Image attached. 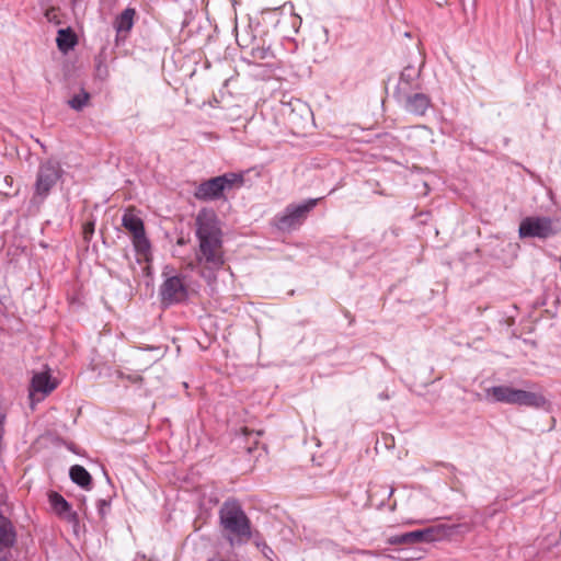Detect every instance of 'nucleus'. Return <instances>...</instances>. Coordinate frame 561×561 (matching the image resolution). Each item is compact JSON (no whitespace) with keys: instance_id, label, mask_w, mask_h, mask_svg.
Listing matches in <instances>:
<instances>
[{"instance_id":"22","label":"nucleus","mask_w":561,"mask_h":561,"mask_svg":"<svg viewBox=\"0 0 561 561\" xmlns=\"http://www.w3.org/2000/svg\"><path fill=\"white\" fill-rule=\"evenodd\" d=\"M61 518L65 519L66 522H68L73 527V530L77 531V528L79 527V517L76 512H73V511H71V508H69L61 516Z\"/></svg>"},{"instance_id":"10","label":"nucleus","mask_w":561,"mask_h":561,"mask_svg":"<svg viewBox=\"0 0 561 561\" xmlns=\"http://www.w3.org/2000/svg\"><path fill=\"white\" fill-rule=\"evenodd\" d=\"M513 404L543 410H549L550 408L549 400L541 392L523 389L516 390Z\"/></svg>"},{"instance_id":"27","label":"nucleus","mask_w":561,"mask_h":561,"mask_svg":"<svg viewBox=\"0 0 561 561\" xmlns=\"http://www.w3.org/2000/svg\"><path fill=\"white\" fill-rule=\"evenodd\" d=\"M105 505H106V501H105V500H101V501H100V506H101V507H100V513H101V514H103V507H105Z\"/></svg>"},{"instance_id":"28","label":"nucleus","mask_w":561,"mask_h":561,"mask_svg":"<svg viewBox=\"0 0 561 561\" xmlns=\"http://www.w3.org/2000/svg\"><path fill=\"white\" fill-rule=\"evenodd\" d=\"M437 5L442 7L447 3V0H433Z\"/></svg>"},{"instance_id":"2","label":"nucleus","mask_w":561,"mask_h":561,"mask_svg":"<svg viewBox=\"0 0 561 561\" xmlns=\"http://www.w3.org/2000/svg\"><path fill=\"white\" fill-rule=\"evenodd\" d=\"M220 524L226 531L234 536L239 542L251 538V524L241 505L237 501H227L219 510Z\"/></svg>"},{"instance_id":"12","label":"nucleus","mask_w":561,"mask_h":561,"mask_svg":"<svg viewBox=\"0 0 561 561\" xmlns=\"http://www.w3.org/2000/svg\"><path fill=\"white\" fill-rule=\"evenodd\" d=\"M56 388V382L51 380L50 375L47 371L36 373L31 382V396L34 392H41L43 394L50 393Z\"/></svg>"},{"instance_id":"20","label":"nucleus","mask_w":561,"mask_h":561,"mask_svg":"<svg viewBox=\"0 0 561 561\" xmlns=\"http://www.w3.org/2000/svg\"><path fill=\"white\" fill-rule=\"evenodd\" d=\"M14 542V534L11 531L10 528L5 526H0V552L10 546H12Z\"/></svg>"},{"instance_id":"7","label":"nucleus","mask_w":561,"mask_h":561,"mask_svg":"<svg viewBox=\"0 0 561 561\" xmlns=\"http://www.w3.org/2000/svg\"><path fill=\"white\" fill-rule=\"evenodd\" d=\"M160 297L164 306L184 301L187 298V288L183 279L178 275L167 276L160 287Z\"/></svg>"},{"instance_id":"1","label":"nucleus","mask_w":561,"mask_h":561,"mask_svg":"<svg viewBox=\"0 0 561 561\" xmlns=\"http://www.w3.org/2000/svg\"><path fill=\"white\" fill-rule=\"evenodd\" d=\"M196 227V236L199 241L196 259L203 267L202 276L211 283L215 280V272L220 270L225 263L221 231L216 215L209 210L198 213Z\"/></svg>"},{"instance_id":"21","label":"nucleus","mask_w":561,"mask_h":561,"mask_svg":"<svg viewBox=\"0 0 561 561\" xmlns=\"http://www.w3.org/2000/svg\"><path fill=\"white\" fill-rule=\"evenodd\" d=\"M251 56L254 60H267L274 57V54L270 47L257 46L252 48Z\"/></svg>"},{"instance_id":"9","label":"nucleus","mask_w":561,"mask_h":561,"mask_svg":"<svg viewBox=\"0 0 561 561\" xmlns=\"http://www.w3.org/2000/svg\"><path fill=\"white\" fill-rule=\"evenodd\" d=\"M316 203L317 199H310L302 205L293 208L288 207L286 214L278 220V228L284 230L299 225L306 214L316 206Z\"/></svg>"},{"instance_id":"17","label":"nucleus","mask_w":561,"mask_h":561,"mask_svg":"<svg viewBox=\"0 0 561 561\" xmlns=\"http://www.w3.org/2000/svg\"><path fill=\"white\" fill-rule=\"evenodd\" d=\"M49 502L54 510V512L61 517L69 508H71L70 504L58 493L53 492L49 495Z\"/></svg>"},{"instance_id":"8","label":"nucleus","mask_w":561,"mask_h":561,"mask_svg":"<svg viewBox=\"0 0 561 561\" xmlns=\"http://www.w3.org/2000/svg\"><path fill=\"white\" fill-rule=\"evenodd\" d=\"M123 226L133 233L134 237V244L137 251L139 252H146L149 250V241L147 240L145 236V228L142 220L131 214H125L123 216Z\"/></svg>"},{"instance_id":"25","label":"nucleus","mask_w":561,"mask_h":561,"mask_svg":"<svg viewBox=\"0 0 561 561\" xmlns=\"http://www.w3.org/2000/svg\"><path fill=\"white\" fill-rule=\"evenodd\" d=\"M388 543L390 545H401V543H405V539H404V534L402 535H397V536H391L388 538Z\"/></svg>"},{"instance_id":"15","label":"nucleus","mask_w":561,"mask_h":561,"mask_svg":"<svg viewBox=\"0 0 561 561\" xmlns=\"http://www.w3.org/2000/svg\"><path fill=\"white\" fill-rule=\"evenodd\" d=\"M69 474L72 482H75L76 484L80 485L83 489L90 488L92 478L84 467L80 465H75L70 468Z\"/></svg>"},{"instance_id":"3","label":"nucleus","mask_w":561,"mask_h":561,"mask_svg":"<svg viewBox=\"0 0 561 561\" xmlns=\"http://www.w3.org/2000/svg\"><path fill=\"white\" fill-rule=\"evenodd\" d=\"M243 184V175L225 173L202 182L195 190L194 196L199 201H215L224 197L226 191Z\"/></svg>"},{"instance_id":"18","label":"nucleus","mask_w":561,"mask_h":561,"mask_svg":"<svg viewBox=\"0 0 561 561\" xmlns=\"http://www.w3.org/2000/svg\"><path fill=\"white\" fill-rule=\"evenodd\" d=\"M404 539L405 543L431 541L433 539V531L431 529H423L405 533Z\"/></svg>"},{"instance_id":"26","label":"nucleus","mask_w":561,"mask_h":561,"mask_svg":"<svg viewBox=\"0 0 561 561\" xmlns=\"http://www.w3.org/2000/svg\"><path fill=\"white\" fill-rule=\"evenodd\" d=\"M297 106H298V110L304 114L306 115L307 117L310 115V110L308 108V106L306 104H302L300 102L297 103Z\"/></svg>"},{"instance_id":"5","label":"nucleus","mask_w":561,"mask_h":561,"mask_svg":"<svg viewBox=\"0 0 561 561\" xmlns=\"http://www.w3.org/2000/svg\"><path fill=\"white\" fill-rule=\"evenodd\" d=\"M60 175L61 169L58 162L48 160L41 164L36 175L32 201L34 203H42L60 179Z\"/></svg>"},{"instance_id":"29","label":"nucleus","mask_w":561,"mask_h":561,"mask_svg":"<svg viewBox=\"0 0 561 561\" xmlns=\"http://www.w3.org/2000/svg\"><path fill=\"white\" fill-rule=\"evenodd\" d=\"M243 433H244V435H248V433H249L248 428H243Z\"/></svg>"},{"instance_id":"30","label":"nucleus","mask_w":561,"mask_h":561,"mask_svg":"<svg viewBox=\"0 0 561 561\" xmlns=\"http://www.w3.org/2000/svg\"><path fill=\"white\" fill-rule=\"evenodd\" d=\"M229 541H230L231 545H233V538L230 537Z\"/></svg>"},{"instance_id":"4","label":"nucleus","mask_w":561,"mask_h":561,"mask_svg":"<svg viewBox=\"0 0 561 561\" xmlns=\"http://www.w3.org/2000/svg\"><path fill=\"white\" fill-rule=\"evenodd\" d=\"M561 232V221L559 218L548 216H528L525 217L518 228L520 239L538 238L541 240L552 238Z\"/></svg>"},{"instance_id":"23","label":"nucleus","mask_w":561,"mask_h":561,"mask_svg":"<svg viewBox=\"0 0 561 561\" xmlns=\"http://www.w3.org/2000/svg\"><path fill=\"white\" fill-rule=\"evenodd\" d=\"M118 377L122 379H126L133 383L140 382L142 380V377L138 374H124L122 371L118 373Z\"/></svg>"},{"instance_id":"16","label":"nucleus","mask_w":561,"mask_h":561,"mask_svg":"<svg viewBox=\"0 0 561 561\" xmlns=\"http://www.w3.org/2000/svg\"><path fill=\"white\" fill-rule=\"evenodd\" d=\"M136 12L134 9H125L115 21V28L118 33L129 32L134 25V16Z\"/></svg>"},{"instance_id":"19","label":"nucleus","mask_w":561,"mask_h":561,"mask_svg":"<svg viewBox=\"0 0 561 561\" xmlns=\"http://www.w3.org/2000/svg\"><path fill=\"white\" fill-rule=\"evenodd\" d=\"M90 94L85 90H81L80 93L73 95L69 101L68 105L75 111H81L88 105Z\"/></svg>"},{"instance_id":"14","label":"nucleus","mask_w":561,"mask_h":561,"mask_svg":"<svg viewBox=\"0 0 561 561\" xmlns=\"http://www.w3.org/2000/svg\"><path fill=\"white\" fill-rule=\"evenodd\" d=\"M77 42V36L71 28H60L58 31L56 43L60 51H69L76 46Z\"/></svg>"},{"instance_id":"24","label":"nucleus","mask_w":561,"mask_h":561,"mask_svg":"<svg viewBox=\"0 0 561 561\" xmlns=\"http://www.w3.org/2000/svg\"><path fill=\"white\" fill-rule=\"evenodd\" d=\"M94 232V224L93 222H87L83 226V237L87 241L91 238V236Z\"/></svg>"},{"instance_id":"11","label":"nucleus","mask_w":561,"mask_h":561,"mask_svg":"<svg viewBox=\"0 0 561 561\" xmlns=\"http://www.w3.org/2000/svg\"><path fill=\"white\" fill-rule=\"evenodd\" d=\"M402 103L404 110L413 115L423 116L431 106V99L428 95L417 92L402 95Z\"/></svg>"},{"instance_id":"6","label":"nucleus","mask_w":561,"mask_h":561,"mask_svg":"<svg viewBox=\"0 0 561 561\" xmlns=\"http://www.w3.org/2000/svg\"><path fill=\"white\" fill-rule=\"evenodd\" d=\"M424 65L423 59H420L419 67H415L411 64L407 65L400 73L399 82L394 89L393 98L398 101H402V95L408 92H412V90L420 88V77L422 72V67Z\"/></svg>"},{"instance_id":"13","label":"nucleus","mask_w":561,"mask_h":561,"mask_svg":"<svg viewBox=\"0 0 561 561\" xmlns=\"http://www.w3.org/2000/svg\"><path fill=\"white\" fill-rule=\"evenodd\" d=\"M516 390L511 386H494L486 389V397H491L494 402L513 404Z\"/></svg>"}]
</instances>
